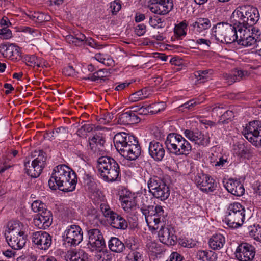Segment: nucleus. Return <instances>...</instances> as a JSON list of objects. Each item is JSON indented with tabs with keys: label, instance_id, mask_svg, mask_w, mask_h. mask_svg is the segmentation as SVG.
Wrapping results in <instances>:
<instances>
[{
	"label": "nucleus",
	"instance_id": "nucleus-1",
	"mask_svg": "<svg viewBox=\"0 0 261 261\" xmlns=\"http://www.w3.org/2000/svg\"><path fill=\"white\" fill-rule=\"evenodd\" d=\"M85 152L86 162L97 159L96 167L103 180L113 182L120 178L118 164L113 158L105 155V150L100 148H88L85 149Z\"/></svg>",
	"mask_w": 261,
	"mask_h": 261
},
{
	"label": "nucleus",
	"instance_id": "nucleus-2",
	"mask_svg": "<svg viewBox=\"0 0 261 261\" xmlns=\"http://www.w3.org/2000/svg\"><path fill=\"white\" fill-rule=\"evenodd\" d=\"M232 24L227 22L218 23L212 29V35L214 36L217 41L230 44L237 41L238 44L248 47L251 46V44L248 42L245 35L248 31H242L238 25Z\"/></svg>",
	"mask_w": 261,
	"mask_h": 261
},
{
	"label": "nucleus",
	"instance_id": "nucleus-3",
	"mask_svg": "<svg viewBox=\"0 0 261 261\" xmlns=\"http://www.w3.org/2000/svg\"><path fill=\"white\" fill-rule=\"evenodd\" d=\"M260 15L258 10L250 6H242L237 8L231 14V22L238 25L242 31L247 30L246 39L251 45L254 43L253 37L251 36L250 29L259 20Z\"/></svg>",
	"mask_w": 261,
	"mask_h": 261
},
{
	"label": "nucleus",
	"instance_id": "nucleus-4",
	"mask_svg": "<svg viewBox=\"0 0 261 261\" xmlns=\"http://www.w3.org/2000/svg\"><path fill=\"white\" fill-rule=\"evenodd\" d=\"M76 183L75 172L65 165H59L53 170L48 186L53 190L71 192L75 190Z\"/></svg>",
	"mask_w": 261,
	"mask_h": 261
},
{
	"label": "nucleus",
	"instance_id": "nucleus-5",
	"mask_svg": "<svg viewBox=\"0 0 261 261\" xmlns=\"http://www.w3.org/2000/svg\"><path fill=\"white\" fill-rule=\"evenodd\" d=\"M28 228L19 221L9 222L5 231V238L13 250H20L25 245L28 236Z\"/></svg>",
	"mask_w": 261,
	"mask_h": 261
},
{
	"label": "nucleus",
	"instance_id": "nucleus-6",
	"mask_svg": "<svg viewBox=\"0 0 261 261\" xmlns=\"http://www.w3.org/2000/svg\"><path fill=\"white\" fill-rule=\"evenodd\" d=\"M245 218V207L239 202H233L227 207L225 222L231 228H238L243 224Z\"/></svg>",
	"mask_w": 261,
	"mask_h": 261
},
{
	"label": "nucleus",
	"instance_id": "nucleus-7",
	"mask_svg": "<svg viewBox=\"0 0 261 261\" xmlns=\"http://www.w3.org/2000/svg\"><path fill=\"white\" fill-rule=\"evenodd\" d=\"M33 156L36 158L24 164L25 173L32 178L38 177L41 173L46 165L47 155L42 150H35Z\"/></svg>",
	"mask_w": 261,
	"mask_h": 261
},
{
	"label": "nucleus",
	"instance_id": "nucleus-8",
	"mask_svg": "<svg viewBox=\"0 0 261 261\" xmlns=\"http://www.w3.org/2000/svg\"><path fill=\"white\" fill-rule=\"evenodd\" d=\"M88 242L86 248L91 252H100L106 247V243L101 231L98 228H87Z\"/></svg>",
	"mask_w": 261,
	"mask_h": 261
},
{
	"label": "nucleus",
	"instance_id": "nucleus-9",
	"mask_svg": "<svg viewBox=\"0 0 261 261\" xmlns=\"http://www.w3.org/2000/svg\"><path fill=\"white\" fill-rule=\"evenodd\" d=\"M83 232L81 228L77 225H70L64 231L63 237V244L66 247H75L83 240Z\"/></svg>",
	"mask_w": 261,
	"mask_h": 261
},
{
	"label": "nucleus",
	"instance_id": "nucleus-10",
	"mask_svg": "<svg viewBox=\"0 0 261 261\" xmlns=\"http://www.w3.org/2000/svg\"><path fill=\"white\" fill-rule=\"evenodd\" d=\"M244 137L253 145L261 146V122L253 121L248 124L243 130Z\"/></svg>",
	"mask_w": 261,
	"mask_h": 261
},
{
	"label": "nucleus",
	"instance_id": "nucleus-11",
	"mask_svg": "<svg viewBox=\"0 0 261 261\" xmlns=\"http://www.w3.org/2000/svg\"><path fill=\"white\" fill-rule=\"evenodd\" d=\"M31 238L36 247L41 250H47L52 243V237L44 231L32 232Z\"/></svg>",
	"mask_w": 261,
	"mask_h": 261
},
{
	"label": "nucleus",
	"instance_id": "nucleus-12",
	"mask_svg": "<svg viewBox=\"0 0 261 261\" xmlns=\"http://www.w3.org/2000/svg\"><path fill=\"white\" fill-rule=\"evenodd\" d=\"M194 181L197 187L205 193L213 192L217 187L215 180L203 173H198L195 176Z\"/></svg>",
	"mask_w": 261,
	"mask_h": 261
},
{
	"label": "nucleus",
	"instance_id": "nucleus-13",
	"mask_svg": "<svg viewBox=\"0 0 261 261\" xmlns=\"http://www.w3.org/2000/svg\"><path fill=\"white\" fill-rule=\"evenodd\" d=\"M235 254L240 261H251L255 255V248L248 243H243L237 248Z\"/></svg>",
	"mask_w": 261,
	"mask_h": 261
},
{
	"label": "nucleus",
	"instance_id": "nucleus-14",
	"mask_svg": "<svg viewBox=\"0 0 261 261\" xmlns=\"http://www.w3.org/2000/svg\"><path fill=\"white\" fill-rule=\"evenodd\" d=\"M115 147H126L127 146H140L137 138L134 135L127 136L126 133H120L116 134L113 138Z\"/></svg>",
	"mask_w": 261,
	"mask_h": 261
},
{
	"label": "nucleus",
	"instance_id": "nucleus-15",
	"mask_svg": "<svg viewBox=\"0 0 261 261\" xmlns=\"http://www.w3.org/2000/svg\"><path fill=\"white\" fill-rule=\"evenodd\" d=\"M160 240L168 246L174 245L177 242V237L175 235V230L171 226L162 227L159 231Z\"/></svg>",
	"mask_w": 261,
	"mask_h": 261
},
{
	"label": "nucleus",
	"instance_id": "nucleus-16",
	"mask_svg": "<svg viewBox=\"0 0 261 261\" xmlns=\"http://www.w3.org/2000/svg\"><path fill=\"white\" fill-rule=\"evenodd\" d=\"M52 214L50 211L45 209L39 213L33 219L34 225L40 229H45L52 223Z\"/></svg>",
	"mask_w": 261,
	"mask_h": 261
},
{
	"label": "nucleus",
	"instance_id": "nucleus-17",
	"mask_svg": "<svg viewBox=\"0 0 261 261\" xmlns=\"http://www.w3.org/2000/svg\"><path fill=\"white\" fill-rule=\"evenodd\" d=\"M106 205H101V209L105 216L110 215L112 226L117 229H125L127 227L126 221L121 216L110 211Z\"/></svg>",
	"mask_w": 261,
	"mask_h": 261
},
{
	"label": "nucleus",
	"instance_id": "nucleus-18",
	"mask_svg": "<svg viewBox=\"0 0 261 261\" xmlns=\"http://www.w3.org/2000/svg\"><path fill=\"white\" fill-rule=\"evenodd\" d=\"M119 199L121 201V206L125 212L129 213L136 206L135 195L129 191H123L120 195Z\"/></svg>",
	"mask_w": 261,
	"mask_h": 261
},
{
	"label": "nucleus",
	"instance_id": "nucleus-19",
	"mask_svg": "<svg viewBox=\"0 0 261 261\" xmlns=\"http://www.w3.org/2000/svg\"><path fill=\"white\" fill-rule=\"evenodd\" d=\"M173 7L172 0H166L148 6L152 13L159 15L167 14L172 9Z\"/></svg>",
	"mask_w": 261,
	"mask_h": 261
},
{
	"label": "nucleus",
	"instance_id": "nucleus-20",
	"mask_svg": "<svg viewBox=\"0 0 261 261\" xmlns=\"http://www.w3.org/2000/svg\"><path fill=\"white\" fill-rule=\"evenodd\" d=\"M165 144L167 147L169 145L172 147H187L190 145L189 142L184 139L180 135L170 133L166 138Z\"/></svg>",
	"mask_w": 261,
	"mask_h": 261
},
{
	"label": "nucleus",
	"instance_id": "nucleus-21",
	"mask_svg": "<svg viewBox=\"0 0 261 261\" xmlns=\"http://www.w3.org/2000/svg\"><path fill=\"white\" fill-rule=\"evenodd\" d=\"M225 187L229 192L237 196H241L245 192L243 184L240 181L233 179H229L225 184Z\"/></svg>",
	"mask_w": 261,
	"mask_h": 261
},
{
	"label": "nucleus",
	"instance_id": "nucleus-22",
	"mask_svg": "<svg viewBox=\"0 0 261 261\" xmlns=\"http://www.w3.org/2000/svg\"><path fill=\"white\" fill-rule=\"evenodd\" d=\"M140 119L135 112L129 111L119 115L118 123L122 125H129L139 122Z\"/></svg>",
	"mask_w": 261,
	"mask_h": 261
},
{
	"label": "nucleus",
	"instance_id": "nucleus-23",
	"mask_svg": "<svg viewBox=\"0 0 261 261\" xmlns=\"http://www.w3.org/2000/svg\"><path fill=\"white\" fill-rule=\"evenodd\" d=\"M225 242L224 235L221 233H216L210 239L208 244L210 248L212 249L220 250L223 247Z\"/></svg>",
	"mask_w": 261,
	"mask_h": 261
},
{
	"label": "nucleus",
	"instance_id": "nucleus-24",
	"mask_svg": "<svg viewBox=\"0 0 261 261\" xmlns=\"http://www.w3.org/2000/svg\"><path fill=\"white\" fill-rule=\"evenodd\" d=\"M119 153L129 160H136L141 154V148H116Z\"/></svg>",
	"mask_w": 261,
	"mask_h": 261
},
{
	"label": "nucleus",
	"instance_id": "nucleus-25",
	"mask_svg": "<svg viewBox=\"0 0 261 261\" xmlns=\"http://www.w3.org/2000/svg\"><path fill=\"white\" fill-rule=\"evenodd\" d=\"M211 26V21L207 18H199L192 24L193 30L197 34L203 33L208 30Z\"/></svg>",
	"mask_w": 261,
	"mask_h": 261
},
{
	"label": "nucleus",
	"instance_id": "nucleus-26",
	"mask_svg": "<svg viewBox=\"0 0 261 261\" xmlns=\"http://www.w3.org/2000/svg\"><path fill=\"white\" fill-rule=\"evenodd\" d=\"M67 261H88V255L84 251L68 252L66 255Z\"/></svg>",
	"mask_w": 261,
	"mask_h": 261
},
{
	"label": "nucleus",
	"instance_id": "nucleus-27",
	"mask_svg": "<svg viewBox=\"0 0 261 261\" xmlns=\"http://www.w3.org/2000/svg\"><path fill=\"white\" fill-rule=\"evenodd\" d=\"M152 195L161 200L167 199L170 195V190L168 186L165 184H162L159 188L151 193Z\"/></svg>",
	"mask_w": 261,
	"mask_h": 261
},
{
	"label": "nucleus",
	"instance_id": "nucleus-28",
	"mask_svg": "<svg viewBox=\"0 0 261 261\" xmlns=\"http://www.w3.org/2000/svg\"><path fill=\"white\" fill-rule=\"evenodd\" d=\"M196 257L203 261H216L217 254L212 250H199L196 253Z\"/></svg>",
	"mask_w": 261,
	"mask_h": 261
},
{
	"label": "nucleus",
	"instance_id": "nucleus-29",
	"mask_svg": "<svg viewBox=\"0 0 261 261\" xmlns=\"http://www.w3.org/2000/svg\"><path fill=\"white\" fill-rule=\"evenodd\" d=\"M110 249L115 252H121L125 249V245L117 238L112 237L108 242Z\"/></svg>",
	"mask_w": 261,
	"mask_h": 261
},
{
	"label": "nucleus",
	"instance_id": "nucleus-30",
	"mask_svg": "<svg viewBox=\"0 0 261 261\" xmlns=\"http://www.w3.org/2000/svg\"><path fill=\"white\" fill-rule=\"evenodd\" d=\"M26 63L31 66L43 67L45 66V61L41 58H38L35 55H27L24 58Z\"/></svg>",
	"mask_w": 261,
	"mask_h": 261
},
{
	"label": "nucleus",
	"instance_id": "nucleus-31",
	"mask_svg": "<svg viewBox=\"0 0 261 261\" xmlns=\"http://www.w3.org/2000/svg\"><path fill=\"white\" fill-rule=\"evenodd\" d=\"M85 39L86 36L81 33H77L75 36L69 35L66 37V40L67 42L76 46H81L83 44Z\"/></svg>",
	"mask_w": 261,
	"mask_h": 261
},
{
	"label": "nucleus",
	"instance_id": "nucleus-32",
	"mask_svg": "<svg viewBox=\"0 0 261 261\" xmlns=\"http://www.w3.org/2000/svg\"><path fill=\"white\" fill-rule=\"evenodd\" d=\"M16 46L13 44H3L0 45V53L5 58H11L13 56Z\"/></svg>",
	"mask_w": 261,
	"mask_h": 261
},
{
	"label": "nucleus",
	"instance_id": "nucleus-33",
	"mask_svg": "<svg viewBox=\"0 0 261 261\" xmlns=\"http://www.w3.org/2000/svg\"><path fill=\"white\" fill-rule=\"evenodd\" d=\"M187 26L188 24L185 20L175 26L174 32L177 38L182 39L183 37L186 36Z\"/></svg>",
	"mask_w": 261,
	"mask_h": 261
},
{
	"label": "nucleus",
	"instance_id": "nucleus-34",
	"mask_svg": "<svg viewBox=\"0 0 261 261\" xmlns=\"http://www.w3.org/2000/svg\"><path fill=\"white\" fill-rule=\"evenodd\" d=\"M160 252V248L155 242L151 241L149 244L148 243V254L150 260H155Z\"/></svg>",
	"mask_w": 261,
	"mask_h": 261
},
{
	"label": "nucleus",
	"instance_id": "nucleus-35",
	"mask_svg": "<svg viewBox=\"0 0 261 261\" xmlns=\"http://www.w3.org/2000/svg\"><path fill=\"white\" fill-rule=\"evenodd\" d=\"M30 18L37 23H42L45 21H48L51 17L49 15L45 13L39 12H35L30 14Z\"/></svg>",
	"mask_w": 261,
	"mask_h": 261
},
{
	"label": "nucleus",
	"instance_id": "nucleus-36",
	"mask_svg": "<svg viewBox=\"0 0 261 261\" xmlns=\"http://www.w3.org/2000/svg\"><path fill=\"white\" fill-rule=\"evenodd\" d=\"M212 70H199L195 73V76L200 83H204L211 79Z\"/></svg>",
	"mask_w": 261,
	"mask_h": 261
},
{
	"label": "nucleus",
	"instance_id": "nucleus-37",
	"mask_svg": "<svg viewBox=\"0 0 261 261\" xmlns=\"http://www.w3.org/2000/svg\"><path fill=\"white\" fill-rule=\"evenodd\" d=\"M150 155L155 161H161L165 155L164 148H148Z\"/></svg>",
	"mask_w": 261,
	"mask_h": 261
},
{
	"label": "nucleus",
	"instance_id": "nucleus-38",
	"mask_svg": "<svg viewBox=\"0 0 261 261\" xmlns=\"http://www.w3.org/2000/svg\"><path fill=\"white\" fill-rule=\"evenodd\" d=\"M164 183L165 182L156 176L150 178L148 181V191L151 193H152L153 191L156 190L162 184Z\"/></svg>",
	"mask_w": 261,
	"mask_h": 261
},
{
	"label": "nucleus",
	"instance_id": "nucleus-39",
	"mask_svg": "<svg viewBox=\"0 0 261 261\" xmlns=\"http://www.w3.org/2000/svg\"><path fill=\"white\" fill-rule=\"evenodd\" d=\"M93 129V124L85 123L77 130L76 134L80 137L86 138L87 133L92 132Z\"/></svg>",
	"mask_w": 261,
	"mask_h": 261
},
{
	"label": "nucleus",
	"instance_id": "nucleus-40",
	"mask_svg": "<svg viewBox=\"0 0 261 261\" xmlns=\"http://www.w3.org/2000/svg\"><path fill=\"white\" fill-rule=\"evenodd\" d=\"M147 97V88H144L133 93L129 96V99L132 101H137L143 100Z\"/></svg>",
	"mask_w": 261,
	"mask_h": 261
},
{
	"label": "nucleus",
	"instance_id": "nucleus-41",
	"mask_svg": "<svg viewBox=\"0 0 261 261\" xmlns=\"http://www.w3.org/2000/svg\"><path fill=\"white\" fill-rule=\"evenodd\" d=\"M140 195L138 206L140 208L142 214L144 216L145 221L147 222V196L145 194Z\"/></svg>",
	"mask_w": 261,
	"mask_h": 261
},
{
	"label": "nucleus",
	"instance_id": "nucleus-42",
	"mask_svg": "<svg viewBox=\"0 0 261 261\" xmlns=\"http://www.w3.org/2000/svg\"><path fill=\"white\" fill-rule=\"evenodd\" d=\"M89 142L90 146H103L105 143L104 137L100 135H95L89 138Z\"/></svg>",
	"mask_w": 261,
	"mask_h": 261
},
{
	"label": "nucleus",
	"instance_id": "nucleus-43",
	"mask_svg": "<svg viewBox=\"0 0 261 261\" xmlns=\"http://www.w3.org/2000/svg\"><path fill=\"white\" fill-rule=\"evenodd\" d=\"M184 134L186 138L191 141L196 142L201 138V134L199 132H194L189 129H185Z\"/></svg>",
	"mask_w": 261,
	"mask_h": 261
},
{
	"label": "nucleus",
	"instance_id": "nucleus-44",
	"mask_svg": "<svg viewBox=\"0 0 261 261\" xmlns=\"http://www.w3.org/2000/svg\"><path fill=\"white\" fill-rule=\"evenodd\" d=\"M55 137L59 140L66 138L68 133V129L66 127H59L54 130Z\"/></svg>",
	"mask_w": 261,
	"mask_h": 261
},
{
	"label": "nucleus",
	"instance_id": "nucleus-45",
	"mask_svg": "<svg viewBox=\"0 0 261 261\" xmlns=\"http://www.w3.org/2000/svg\"><path fill=\"white\" fill-rule=\"evenodd\" d=\"M169 152L176 155H187L189 153L191 148H167Z\"/></svg>",
	"mask_w": 261,
	"mask_h": 261
},
{
	"label": "nucleus",
	"instance_id": "nucleus-46",
	"mask_svg": "<svg viewBox=\"0 0 261 261\" xmlns=\"http://www.w3.org/2000/svg\"><path fill=\"white\" fill-rule=\"evenodd\" d=\"M206 109L207 111L211 112L213 114L216 116H223L225 115V113L223 114V107L220 105L215 104L207 107Z\"/></svg>",
	"mask_w": 261,
	"mask_h": 261
},
{
	"label": "nucleus",
	"instance_id": "nucleus-47",
	"mask_svg": "<svg viewBox=\"0 0 261 261\" xmlns=\"http://www.w3.org/2000/svg\"><path fill=\"white\" fill-rule=\"evenodd\" d=\"M113 118V114L109 112H104L100 115V117L97 119V120L101 124H107L110 122Z\"/></svg>",
	"mask_w": 261,
	"mask_h": 261
},
{
	"label": "nucleus",
	"instance_id": "nucleus-48",
	"mask_svg": "<svg viewBox=\"0 0 261 261\" xmlns=\"http://www.w3.org/2000/svg\"><path fill=\"white\" fill-rule=\"evenodd\" d=\"M94 58L97 61L105 65L111 66L114 63L113 60L111 58L106 59L105 55L100 53L95 54Z\"/></svg>",
	"mask_w": 261,
	"mask_h": 261
},
{
	"label": "nucleus",
	"instance_id": "nucleus-49",
	"mask_svg": "<svg viewBox=\"0 0 261 261\" xmlns=\"http://www.w3.org/2000/svg\"><path fill=\"white\" fill-rule=\"evenodd\" d=\"M150 222H148V227H149V230H150L152 233L156 232V230L159 228V223L160 220L159 218H150Z\"/></svg>",
	"mask_w": 261,
	"mask_h": 261
},
{
	"label": "nucleus",
	"instance_id": "nucleus-50",
	"mask_svg": "<svg viewBox=\"0 0 261 261\" xmlns=\"http://www.w3.org/2000/svg\"><path fill=\"white\" fill-rule=\"evenodd\" d=\"M149 24L153 28H162L164 27V23L162 19L158 17H151L149 19Z\"/></svg>",
	"mask_w": 261,
	"mask_h": 261
},
{
	"label": "nucleus",
	"instance_id": "nucleus-51",
	"mask_svg": "<svg viewBox=\"0 0 261 261\" xmlns=\"http://www.w3.org/2000/svg\"><path fill=\"white\" fill-rule=\"evenodd\" d=\"M161 105L163 106L162 103L153 104L152 105H150L148 106V114H155L163 110L164 108H161Z\"/></svg>",
	"mask_w": 261,
	"mask_h": 261
},
{
	"label": "nucleus",
	"instance_id": "nucleus-52",
	"mask_svg": "<svg viewBox=\"0 0 261 261\" xmlns=\"http://www.w3.org/2000/svg\"><path fill=\"white\" fill-rule=\"evenodd\" d=\"M22 32L29 34L32 37H37L41 36L39 30L29 27H23Z\"/></svg>",
	"mask_w": 261,
	"mask_h": 261
},
{
	"label": "nucleus",
	"instance_id": "nucleus-53",
	"mask_svg": "<svg viewBox=\"0 0 261 261\" xmlns=\"http://www.w3.org/2000/svg\"><path fill=\"white\" fill-rule=\"evenodd\" d=\"M233 76L235 82L240 81L244 77L248 75V72L246 71H243L241 70H234L232 72Z\"/></svg>",
	"mask_w": 261,
	"mask_h": 261
},
{
	"label": "nucleus",
	"instance_id": "nucleus-54",
	"mask_svg": "<svg viewBox=\"0 0 261 261\" xmlns=\"http://www.w3.org/2000/svg\"><path fill=\"white\" fill-rule=\"evenodd\" d=\"M148 58H149V60L148 61V63L153 61L152 58L160 59L162 61H165L167 60V57L163 54L155 52L148 53Z\"/></svg>",
	"mask_w": 261,
	"mask_h": 261
},
{
	"label": "nucleus",
	"instance_id": "nucleus-55",
	"mask_svg": "<svg viewBox=\"0 0 261 261\" xmlns=\"http://www.w3.org/2000/svg\"><path fill=\"white\" fill-rule=\"evenodd\" d=\"M44 203L38 200H35L32 203L31 207L34 212L40 213L42 211H44Z\"/></svg>",
	"mask_w": 261,
	"mask_h": 261
},
{
	"label": "nucleus",
	"instance_id": "nucleus-56",
	"mask_svg": "<svg viewBox=\"0 0 261 261\" xmlns=\"http://www.w3.org/2000/svg\"><path fill=\"white\" fill-rule=\"evenodd\" d=\"M234 153L240 157L248 158L249 156L248 148H235Z\"/></svg>",
	"mask_w": 261,
	"mask_h": 261
},
{
	"label": "nucleus",
	"instance_id": "nucleus-57",
	"mask_svg": "<svg viewBox=\"0 0 261 261\" xmlns=\"http://www.w3.org/2000/svg\"><path fill=\"white\" fill-rule=\"evenodd\" d=\"M11 37V31L7 28H3L0 29V38L2 39H8Z\"/></svg>",
	"mask_w": 261,
	"mask_h": 261
},
{
	"label": "nucleus",
	"instance_id": "nucleus-58",
	"mask_svg": "<svg viewBox=\"0 0 261 261\" xmlns=\"http://www.w3.org/2000/svg\"><path fill=\"white\" fill-rule=\"evenodd\" d=\"M125 247L132 250H134L137 248L136 241L134 237H129L128 239H126L125 241Z\"/></svg>",
	"mask_w": 261,
	"mask_h": 261
},
{
	"label": "nucleus",
	"instance_id": "nucleus-59",
	"mask_svg": "<svg viewBox=\"0 0 261 261\" xmlns=\"http://www.w3.org/2000/svg\"><path fill=\"white\" fill-rule=\"evenodd\" d=\"M84 43L89 46L96 49H99L101 45L96 42L92 38H88L85 39Z\"/></svg>",
	"mask_w": 261,
	"mask_h": 261
},
{
	"label": "nucleus",
	"instance_id": "nucleus-60",
	"mask_svg": "<svg viewBox=\"0 0 261 261\" xmlns=\"http://www.w3.org/2000/svg\"><path fill=\"white\" fill-rule=\"evenodd\" d=\"M195 41L196 44L205 46L207 48L210 47V44H211L210 40L203 38H196Z\"/></svg>",
	"mask_w": 261,
	"mask_h": 261
},
{
	"label": "nucleus",
	"instance_id": "nucleus-61",
	"mask_svg": "<svg viewBox=\"0 0 261 261\" xmlns=\"http://www.w3.org/2000/svg\"><path fill=\"white\" fill-rule=\"evenodd\" d=\"M110 8L113 14H116L118 12L121 8V5L119 2L114 1L111 3Z\"/></svg>",
	"mask_w": 261,
	"mask_h": 261
},
{
	"label": "nucleus",
	"instance_id": "nucleus-62",
	"mask_svg": "<svg viewBox=\"0 0 261 261\" xmlns=\"http://www.w3.org/2000/svg\"><path fill=\"white\" fill-rule=\"evenodd\" d=\"M261 228L259 227L257 228L255 226H250L249 228L250 234L255 239L259 238V234H260Z\"/></svg>",
	"mask_w": 261,
	"mask_h": 261
},
{
	"label": "nucleus",
	"instance_id": "nucleus-63",
	"mask_svg": "<svg viewBox=\"0 0 261 261\" xmlns=\"http://www.w3.org/2000/svg\"><path fill=\"white\" fill-rule=\"evenodd\" d=\"M63 74L66 76H74L75 75V70L71 66H68L65 67L63 70Z\"/></svg>",
	"mask_w": 261,
	"mask_h": 261
},
{
	"label": "nucleus",
	"instance_id": "nucleus-64",
	"mask_svg": "<svg viewBox=\"0 0 261 261\" xmlns=\"http://www.w3.org/2000/svg\"><path fill=\"white\" fill-rule=\"evenodd\" d=\"M166 261H183L182 257L178 253L174 252L171 253Z\"/></svg>",
	"mask_w": 261,
	"mask_h": 261
}]
</instances>
